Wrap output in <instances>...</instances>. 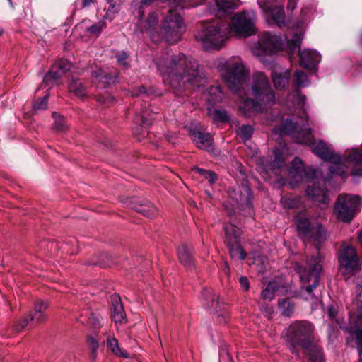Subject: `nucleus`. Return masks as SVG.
<instances>
[{
    "mask_svg": "<svg viewBox=\"0 0 362 362\" xmlns=\"http://www.w3.org/2000/svg\"><path fill=\"white\" fill-rule=\"evenodd\" d=\"M274 134L282 136L284 134H291L296 139V142L305 144L312 146L313 152L324 160L330 163L329 166V175L325 180H329L337 176L344 180L348 177V166L346 165L344 158L331 151L327 145L322 141L315 142L309 127H305L303 121L296 119L295 117L286 118L281 127L273 129Z\"/></svg>",
    "mask_w": 362,
    "mask_h": 362,
    "instance_id": "nucleus-1",
    "label": "nucleus"
},
{
    "mask_svg": "<svg viewBox=\"0 0 362 362\" xmlns=\"http://www.w3.org/2000/svg\"><path fill=\"white\" fill-rule=\"evenodd\" d=\"M155 65L163 82L173 88H180L186 83L199 86L203 78L197 62L181 53L163 52L155 60Z\"/></svg>",
    "mask_w": 362,
    "mask_h": 362,
    "instance_id": "nucleus-2",
    "label": "nucleus"
},
{
    "mask_svg": "<svg viewBox=\"0 0 362 362\" xmlns=\"http://www.w3.org/2000/svg\"><path fill=\"white\" fill-rule=\"evenodd\" d=\"M250 97L243 98L239 105L240 110L246 116L252 113L262 112L274 105L276 95L272 88L267 76L262 72H257L252 76Z\"/></svg>",
    "mask_w": 362,
    "mask_h": 362,
    "instance_id": "nucleus-3",
    "label": "nucleus"
},
{
    "mask_svg": "<svg viewBox=\"0 0 362 362\" xmlns=\"http://www.w3.org/2000/svg\"><path fill=\"white\" fill-rule=\"evenodd\" d=\"M313 332L314 327L310 322L296 321L286 329L285 337L293 353L296 346H300L312 362H323V354L315 342Z\"/></svg>",
    "mask_w": 362,
    "mask_h": 362,
    "instance_id": "nucleus-4",
    "label": "nucleus"
},
{
    "mask_svg": "<svg viewBox=\"0 0 362 362\" xmlns=\"http://www.w3.org/2000/svg\"><path fill=\"white\" fill-rule=\"evenodd\" d=\"M218 68L228 88L235 93H240V88L248 74L241 59L235 57L223 59L219 62Z\"/></svg>",
    "mask_w": 362,
    "mask_h": 362,
    "instance_id": "nucleus-5",
    "label": "nucleus"
},
{
    "mask_svg": "<svg viewBox=\"0 0 362 362\" xmlns=\"http://www.w3.org/2000/svg\"><path fill=\"white\" fill-rule=\"evenodd\" d=\"M230 37L226 24L223 22L214 23L206 25L196 35V40L203 49H219Z\"/></svg>",
    "mask_w": 362,
    "mask_h": 362,
    "instance_id": "nucleus-6",
    "label": "nucleus"
},
{
    "mask_svg": "<svg viewBox=\"0 0 362 362\" xmlns=\"http://www.w3.org/2000/svg\"><path fill=\"white\" fill-rule=\"evenodd\" d=\"M160 31L162 37L168 43L179 42L185 31V25L181 15L170 9L161 21Z\"/></svg>",
    "mask_w": 362,
    "mask_h": 362,
    "instance_id": "nucleus-7",
    "label": "nucleus"
},
{
    "mask_svg": "<svg viewBox=\"0 0 362 362\" xmlns=\"http://www.w3.org/2000/svg\"><path fill=\"white\" fill-rule=\"evenodd\" d=\"M322 259L320 255L312 257L307 260L306 267L304 269L298 267L302 289L309 295L307 298L313 299V289L319 283L320 273L322 271Z\"/></svg>",
    "mask_w": 362,
    "mask_h": 362,
    "instance_id": "nucleus-8",
    "label": "nucleus"
},
{
    "mask_svg": "<svg viewBox=\"0 0 362 362\" xmlns=\"http://www.w3.org/2000/svg\"><path fill=\"white\" fill-rule=\"evenodd\" d=\"M283 48V40L280 35L264 32L259 36L258 41L252 47L251 51L254 55L265 63V57L272 56Z\"/></svg>",
    "mask_w": 362,
    "mask_h": 362,
    "instance_id": "nucleus-9",
    "label": "nucleus"
},
{
    "mask_svg": "<svg viewBox=\"0 0 362 362\" xmlns=\"http://www.w3.org/2000/svg\"><path fill=\"white\" fill-rule=\"evenodd\" d=\"M256 15L253 11H242L235 13L230 24H226L229 35L248 37L255 34Z\"/></svg>",
    "mask_w": 362,
    "mask_h": 362,
    "instance_id": "nucleus-10",
    "label": "nucleus"
},
{
    "mask_svg": "<svg viewBox=\"0 0 362 362\" xmlns=\"http://www.w3.org/2000/svg\"><path fill=\"white\" fill-rule=\"evenodd\" d=\"M354 304L356 310L352 313L351 320L354 329V332L356 337L360 361H362V279L356 286Z\"/></svg>",
    "mask_w": 362,
    "mask_h": 362,
    "instance_id": "nucleus-11",
    "label": "nucleus"
},
{
    "mask_svg": "<svg viewBox=\"0 0 362 362\" xmlns=\"http://www.w3.org/2000/svg\"><path fill=\"white\" fill-rule=\"evenodd\" d=\"M358 205L359 198L357 196L339 195L334 206L337 218L344 222H349L355 216Z\"/></svg>",
    "mask_w": 362,
    "mask_h": 362,
    "instance_id": "nucleus-12",
    "label": "nucleus"
},
{
    "mask_svg": "<svg viewBox=\"0 0 362 362\" xmlns=\"http://www.w3.org/2000/svg\"><path fill=\"white\" fill-rule=\"evenodd\" d=\"M224 230L232 258L241 260L245 259L247 254L240 245L241 230L233 223L226 226Z\"/></svg>",
    "mask_w": 362,
    "mask_h": 362,
    "instance_id": "nucleus-13",
    "label": "nucleus"
},
{
    "mask_svg": "<svg viewBox=\"0 0 362 362\" xmlns=\"http://www.w3.org/2000/svg\"><path fill=\"white\" fill-rule=\"evenodd\" d=\"M296 225L299 235H302L303 238H311L317 248L327 239V231L321 225L311 228L309 220L307 218L299 219Z\"/></svg>",
    "mask_w": 362,
    "mask_h": 362,
    "instance_id": "nucleus-14",
    "label": "nucleus"
},
{
    "mask_svg": "<svg viewBox=\"0 0 362 362\" xmlns=\"http://www.w3.org/2000/svg\"><path fill=\"white\" fill-rule=\"evenodd\" d=\"M288 173L291 177L289 185L292 188L298 187L300 182L304 180L308 182H312L317 175L316 171L313 169L305 171L301 160L298 158L293 159L289 168Z\"/></svg>",
    "mask_w": 362,
    "mask_h": 362,
    "instance_id": "nucleus-15",
    "label": "nucleus"
},
{
    "mask_svg": "<svg viewBox=\"0 0 362 362\" xmlns=\"http://www.w3.org/2000/svg\"><path fill=\"white\" fill-rule=\"evenodd\" d=\"M339 263L345 274H353L361 269V264L356 250L351 246H342Z\"/></svg>",
    "mask_w": 362,
    "mask_h": 362,
    "instance_id": "nucleus-16",
    "label": "nucleus"
},
{
    "mask_svg": "<svg viewBox=\"0 0 362 362\" xmlns=\"http://www.w3.org/2000/svg\"><path fill=\"white\" fill-rule=\"evenodd\" d=\"M258 4L267 18L270 24H276L279 27L284 25L285 15L282 6H274L266 0H259Z\"/></svg>",
    "mask_w": 362,
    "mask_h": 362,
    "instance_id": "nucleus-17",
    "label": "nucleus"
},
{
    "mask_svg": "<svg viewBox=\"0 0 362 362\" xmlns=\"http://www.w3.org/2000/svg\"><path fill=\"white\" fill-rule=\"evenodd\" d=\"M300 66L305 69H315L321 60L320 54L315 50L304 49L300 52Z\"/></svg>",
    "mask_w": 362,
    "mask_h": 362,
    "instance_id": "nucleus-18",
    "label": "nucleus"
},
{
    "mask_svg": "<svg viewBox=\"0 0 362 362\" xmlns=\"http://www.w3.org/2000/svg\"><path fill=\"white\" fill-rule=\"evenodd\" d=\"M69 69L70 65L69 64L60 62L45 76L43 82L46 84L55 83L62 77V74Z\"/></svg>",
    "mask_w": 362,
    "mask_h": 362,
    "instance_id": "nucleus-19",
    "label": "nucleus"
},
{
    "mask_svg": "<svg viewBox=\"0 0 362 362\" xmlns=\"http://www.w3.org/2000/svg\"><path fill=\"white\" fill-rule=\"evenodd\" d=\"M177 256L182 264L189 270L194 267L193 250L189 245L183 244L177 249Z\"/></svg>",
    "mask_w": 362,
    "mask_h": 362,
    "instance_id": "nucleus-20",
    "label": "nucleus"
},
{
    "mask_svg": "<svg viewBox=\"0 0 362 362\" xmlns=\"http://www.w3.org/2000/svg\"><path fill=\"white\" fill-rule=\"evenodd\" d=\"M215 8L218 16H223L230 13L231 10L235 9L239 4L238 0H214Z\"/></svg>",
    "mask_w": 362,
    "mask_h": 362,
    "instance_id": "nucleus-21",
    "label": "nucleus"
},
{
    "mask_svg": "<svg viewBox=\"0 0 362 362\" xmlns=\"http://www.w3.org/2000/svg\"><path fill=\"white\" fill-rule=\"evenodd\" d=\"M306 194L310 199L319 203L326 204L329 202L327 191L324 188L320 187L316 183H314L313 187H308Z\"/></svg>",
    "mask_w": 362,
    "mask_h": 362,
    "instance_id": "nucleus-22",
    "label": "nucleus"
},
{
    "mask_svg": "<svg viewBox=\"0 0 362 362\" xmlns=\"http://www.w3.org/2000/svg\"><path fill=\"white\" fill-rule=\"evenodd\" d=\"M291 72L288 69L284 71L275 70L272 73L274 85L276 89H284L290 82Z\"/></svg>",
    "mask_w": 362,
    "mask_h": 362,
    "instance_id": "nucleus-23",
    "label": "nucleus"
},
{
    "mask_svg": "<svg viewBox=\"0 0 362 362\" xmlns=\"http://www.w3.org/2000/svg\"><path fill=\"white\" fill-rule=\"evenodd\" d=\"M112 320L115 324H122L125 321L126 314L121 303L120 298L117 296L112 297Z\"/></svg>",
    "mask_w": 362,
    "mask_h": 362,
    "instance_id": "nucleus-24",
    "label": "nucleus"
},
{
    "mask_svg": "<svg viewBox=\"0 0 362 362\" xmlns=\"http://www.w3.org/2000/svg\"><path fill=\"white\" fill-rule=\"evenodd\" d=\"M130 207L148 218H153L158 213L156 207L149 202L138 204L137 200L134 199L133 202H131Z\"/></svg>",
    "mask_w": 362,
    "mask_h": 362,
    "instance_id": "nucleus-25",
    "label": "nucleus"
},
{
    "mask_svg": "<svg viewBox=\"0 0 362 362\" xmlns=\"http://www.w3.org/2000/svg\"><path fill=\"white\" fill-rule=\"evenodd\" d=\"M48 308V303L43 300H37L34 305L33 313L30 314V320H34L37 323H42L47 319L45 314L46 310Z\"/></svg>",
    "mask_w": 362,
    "mask_h": 362,
    "instance_id": "nucleus-26",
    "label": "nucleus"
},
{
    "mask_svg": "<svg viewBox=\"0 0 362 362\" xmlns=\"http://www.w3.org/2000/svg\"><path fill=\"white\" fill-rule=\"evenodd\" d=\"M245 190L247 193L246 196H243L241 193L236 192L235 190L230 192V197L232 199L231 204L233 206V211L235 210V207H240L243 204H246L247 206L250 205V189L248 187H246Z\"/></svg>",
    "mask_w": 362,
    "mask_h": 362,
    "instance_id": "nucleus-27",
    "label": "nucleus"
},
{
    "mask_svg": "<svg viewBox=\"0 0 362 362\" xmlns=\"http://www.w3.org/2000/svg\"><path fill=\"white\" fill-rule=\"evenodd\" d=\"M158 23V16L156 13L152 12L151 13L147 19L141 23V32H146L149 33L151 37L153 40H156L155 39L153 31L157 27Z\"/></svg>",
    "mask_w": 362,
    "mask_h": 362,
    "instance_id": "nucleus-28",
    "label": "nucleus"
},
{
    "mask_svg": "<svg viewBox=\"0 0 362 362\" xmlns=\"http://www.w3.org/2000/svg\"><path fill=\"white\" fill-rule=\"evenodd\" d=\"M218 298L211 289H204L202 293V300L206 308L217 309Z\"/></svg>",
    "mask_w": 362,
    "mask_h": 362,
    "instance_id": "nucleus-29",
    "label": "nucleus"
},
{
    "mask_svg": "<svg viewBox=\"0 0 362 362\" xmlns=\"http://www.w3.org/2000/svg\"><path fill=\"white\" fill-rule=\"evenodd\" d=\"M193 140L198 148L207 151L211 149V138L209 134L197 132L194 134Z\"/></svg>",
    "mask_w": 362,
    "mask_h": 362,
    "instance_id": "nucleus-30",
    "label": "nucleus"
},
{
    "mask_svg": "<svg viewBox=\"0 0 362 362\" xmlns=\"http://www.w3.org/2000/svg\"><path fill=\"white\" fill-rule=\"evenodd\" d=\"M278 306L281 314L286 317H291L294 311V304L289 298L279 299Z\"/></svg>",
    "mask_w": 362,
    "mask_h": 362,
    "instance_id": "nucleus-31",
    "label": "nucleus"
},
{
    "mask_svg": "<svg viewBox=\"0 0 362 362\" xmlns=\"http://www.w3.org/2000/svg\"><path fill=\"white\" fill-rule=\"evenodd\" d=\"M107 345L111 351L116 356L124 358H129L128 353L119 348L118 341L115 337H108L107 339Z\"/></svg>",
    "mask_w": 362,
    "mask_h": 362,
    "instance_id": "nucleus-32",
    "label": "nucleus"
},
{
    "mask_svg": "<svg viewBox=\"0 0 362 362\" xmlns=\"http://www.w3.org/2000/svg\"><path fill=\"white\" fill-rule=\"evenodd\" d=\"M92 76L97 78L100 83L104 85L110 84L115 82V78L110 74L105 73L100 68H97L95 70L92 71Z\"/></svg>",
    "mask_w": 362,
    "mask_h": 362,
    "instance_id": "nucleus-33",
    "label": "nucleus"
},
{
    "mask_svg": "<svg viewBox=\"0 0 362 362\" xmlns=\"http://www.w3.org/2000/svg\"><path fill=\"white\" fill-rule=\"evenodd\" d=\"M69 89L79 98H84L86 96V91L82 83L78 80L73 79L69 85Z\"/></svg>",
    "mask_w": 362,
    "mask_h": 362,
    "instance_id": "nucleus-34",
    "label": "nucleus"
},
{
    "mask_svg": "<svg viewBox=\"0 0 362 362\" xmlns=\"http://www.w3.org/2000/svg\"><path fill=\"white\" fill-rule=\"evenodd\" d=\"M277 288V284L275 282H269L262 291V298L264 300L272 301L275 297Z\"/></svg>",
    "mask_w": 362,
    "mask_h": 362,
    "instance_id": "nucleus-35",
    "label": "nucleus"
},
{
    "mask_svg": "<svg viewBox=\"0 0 362 362\" xmlns=\"http://www.w3.org/2000/svg\"><path fill=\"white\" fill-rule=\"evenodd\" d=\"M293 84L298 88L307 86L309 84L307 75L302 71H296L293 78Z\"/></svg>",
    "mask_w": 362,
    "mask_h": 362,
    "instance_id": "nucleus-36",
    "label": "nucleus"
},
{
    "mask_svg": "<svg viewBox=\"0 0 362 362\" xmlns=\"http://www.w3.org/2000/svg\"><path fill=\"white\" fill-rule=\"evenodd\" d=\"M209 114L214 122H225L229 119L228 113L224 110L209 109Z\"/></svg>",
    "mask_w": 362,
    "mask_h": 362,
    "instance_id": "nucleus-37",
    "label": "nucleus"
},
{
    "mask_svg": "<svg viewBox=\"0 0 362 362\" xmlns=\"http://www.w3.org/2000/svg\"><path fill=\"white\" fill-rule=\"evenodd\" d=\"M273 152L275 158L272 163V168L273 169H281L285 165V159L283 153L279 149H274Z\"/></svg>",
    "mask_w": 362,
    "mask_h": 362,
    "instance_id": "nucleus-38",
    "label": "nucleus"
},
{
    "mask_svg": "<svg viewBox=\"0 0 362 362\" xmlns=\"http://www.w3.org/2000/svg\"><path fill=\"white\" fill-rule=\"evenodd\" d=\"M52 116L54 118L53 128L57 132H63L66 127L64 118L57 112H53Z\"/></svg>",
    "mask_w": 362,
    "mask_h": 362,
    "instance_id": "nucleus-39",
    "label": "nucleus"
},
{
    "mask_svg": "<svg viewBox=\"0 0 362 362\" xmlns=\"http://www.w3.org/2000/svg\"><path fill=\"white\" fill-rule=\"evenodd\" d=\"M252 132L253 129L250 125H243L238 130V134L244 141L248 140L251 137Z\"/></svg>",
    "mask_w": 362,
    "mask_h": 362,
    "instance_id": "nucleus-40",
    "label": "nucleus"
},
{
    "mask_svg": "<svg viewBox=\"0 0 362 362\" xmlns=\"http://www.w3.org/2000/svg\"><path fill=\"white\" fill-rule=\"evenodd\" d=\"M300 35H296L293 39L287 41L286 48L293 53L300 46Z\"/></svg>",
    "mask_w": 362,
    "mask_h": 362,
    "instance_id": "nucleus-41",
    "label": "nucleus"
},
{
    "mask_svg": "<svg viewBox=\"0 0 362 362\" xmlns=\"http://www.w3.org/2000/svg\"><path fill=\"white\" fill-rule=\"evenodd\" d=\"M193 170H195L199 174L204 176L211 184L215 182L217 179L216 174L211 171H208L199 168H194Z\"/></svg>",
    "mask_w": 362,
    "mask_h": 362,
    "instance_id": "nucleus-42",
    "label": "nucleus"
},
{
    "mask_svg": "<svg viewBox=\"0 0 362 362\" xmlns=\"http://www.w3.org/2000/svg\"><path fill=\"white\" fill-rule=\"evenodd\" d=\"M145 114L144 112L137 114L134 120L136 123L139 124L141 126L147 127L151 124L152 118L146 117Z\"/></svg>",
    "mask_w": 362,
    "mask_h": 362,
    "instance_id": "nucleus-43",
    "label": "nucleus"
},
{
    "mask_svg": "<svg viewBox=\"0 0 362 362\" xmlns=\"http://www.w3.org/2000/svg\"><path fill=\"white\" fill-rule=\"evenodd\" d=\"M105 27V23L104 22H98L90 26L87 30L91 35L98 36L100 34Z\"/></svg>",
    "mask_w": 362,
    "mask_h": 362,
    "instance_id": "nucleus-44",
    "label": "nucleus"
},
{
    "mask_svg": "<svg viewBox=\"0 0 362 362\" xmlns=\"http://www.w3.org/2000/svg\"><path fill=\"white\" fill-rule=\"evenodd\" d=\"M49 95H46L42 98H40L39 100L35 102L33 105V107L35 110H45L47 107V101Z\"/></svg>",
    "mask_w": 362,
    "mask_h": 362,
    "instance_id": "nucleus-45",
    "label": "nucleus"
},
{
    "mask_svg": "<svg viewBox=\"0 0 362 362\" xmlns=\"http://www.w3.org/2000/svg\"><path fill=\"white\" fill-rule=\"evenodd\" d=\"M209 94L214 95V97L209 99L211 102H216L221 100L223 98V93L220 87L218 86H212L209 90Z\"/></svg>",
    "mask_w": 362,
    "mask_h": 362,
    "instance_id": "nucleus-46",
    "label": "nucleus"
},
{
    "mask_svg": "<svg viewBox=\"0 0 362 362\" xmlns=\"http://www.w3.org/2000/svg\"><path fill=\"white\" fill-rule=\"evenodd\" d=\"M104 319L100 316L92 314L90 318V322L92 324L95 329H99L103 325Z\"/></svg>",
    "mask_w": 362,
    "mask_h": 362,
    "instance_id": "nucleus-47",
    "label": "nucleus"
},
{
    "mask_svg": "<svg viewBox=\"0 0 362 362\" xmlns=\"http://www.w3.org/2000/svg\"><path fill=\"white\" fill-rule=\"evenodd\" d=\"M298 201L293 198L285 197L281 199V203L284 207L294 208L297 204Z\"/></svg>",
    "mask_w": 362,
    "mask_h": 362,
    "instance_id": "nucleus-48",
    "label": "nucleus"
},
{
    "mask_svg": "<svg viewBox=\"0 0 362 362\" xmlns=\"http://www.w3.org/2000/svg\"><path fill=\"white\" fill-rule=\"evenodd\" d=\"M117 62L120 66L127 68L128 66V55L125 52H122L117 56Z\"/></svg>",
    "mask_w": 362,
    "mask_h": 362,
    "instance_id": "nucleus-49",
    "label": "nucleus"
},
{
    "mask_svg": "<svg viewBox=\"0 0 362 362\" xmlns=\"http://www.w3.org/2000/svg\"><path fill=\"white\" fill-rule=\"evenodd\" d=\"M33 320H30V315H29L28 317L23 318L21 321H20L18 325H16V330L18 332H20L23 330L25 327L28 326L30 322H32Z\"/></svg>",
    "mask_w": 362,
    "mask_h": 362,
    "instance_id": "nucleus-50",
    "label": "nucleus"
},
{
    "mask_svg": "<svg viewBox=\"0 0 362 362\" xmlns=\"http://www.w3.org/2000/svg\"><path fill=\"white\" fill-rule=\"evenodd\" d=\"M87 343L93 352H95L99 346L98 341L90 336L87 337Z\"/></svg>",
    "mask_w": 362,
    "mask_h": 362,
    "instance_id": "nucleus-51",
    "label": "nucleus"
},
{
    "mask_svg": "<svg viewBox=\"0 0 362 362\" xmlns=\"http://www.w3.org/2000/svg\"><path fill=\"white\" fill-rule=\"evenodd\" d=\"M239 281L241 287L245 291H248L250 287V284L248 279L246 276H241L239 279Z\"/></svg>",
    "mask_w": 362,
    "mask_h": 362,
    "instance_id": "nucleus-52",
    "label": "nucleus"
},
{
    "mask_svg": "<svg viewBox=\"0 0 362 362\" xmlns=\"http://www.w3.org/2000/svg\"><path fill=\"white\" fill-rule=\"evenodd\" d=\"M98 100L103 104H108L109 103L112 102L113 100V98L107 95L106 97L105 96H99L98 98Z\"/></svg>",
    "mask_w": 362,
    "mask_h": 362,
    "instance_id": "nucleus-53",
    "label": "nucleus"
},
{
    "mask_svg": "<svg viewBox=\"0 0 362 362\" xmlns=\"http://www.w3.org/2000/svg\"><path fill=\"white\" fill-rule=\"evenodd\" d=\"M327 310L331 319H333L336 317L337 312L333 306H329Z\"/></svg>",
    "mask_w": 362,
    "mask_h": 362,
    "instance_id": "nucleus-54",
    "label": "nucleus"
},
{
    "mask_svg": "<svg viewBox=\"0 0 362 362\" xmlns=\"http://www.w3.org/2000/svg\"><path fill=\"white\" fill-rule=\"evenodd\" d=\"M297 0H288L287 8L293 11L296 5Z\"/></svg>",
    "mask_w": 362,
    "mask_h": 362,
    "instance_id": "nucleus-55",
    "label": "nucleus"
},
{
    "mask_svg": "<svg viewBox=\"0 0 362 362\" xmlns=\"http://www.w3.org/2000/svg\"><path fill=\"white\" fill-rule=\"evenodd\" d=\"M93 3V0H83V7H88L91 5V4Z\"/></svg>",
    "mask_w": 362,
    "mask_h": 362,
    "instance_id": "nucleus-56",
    "label": "nucleus"
},
{
    "mask_svg": "<svg viewBox=\"0 0 362 362\" xmlns=\"http://www.w3.org/2000/svg\"><path fill=\"white\" fill-rule=\"evenodd\" d=\"M223 270H224V272H225V273L226 274H230L229 265H228V264L226 262H225L223 263Z\"/></svg>",
    "mask_w": 362,
    "mask_h": 362,
    "instance_id": "nucleus-57",
    "label": "nucleus"
},
{
    "mask_svg": "<svg viewBox=\"0 0 362 362\" xmlns=\"http://www.w3.org/2000/svg\"><path fill=\"white\" fill-rule=\"evenodd\" d=\"M139 94H140V93H146V88H145V87H144V86L141 87V88H139Z\"/></svg>",
    "mask_w": 362,
    "mask_h": 362,
    "instance_id": "nucleus-58",
    "label": "nucleus"
},
{
    "mask_svg": "<svg viewBox=\"0 0 362 362\" xmlns=\"http://www.w3.org/2000/svg\"><path fill=\"white\" fill-rule=\"evenodd\" d=\"M358 240L362 246V231L358 235Z\"/></svg>",
    "mask_w": 362,
    "mask_h": 362,
    "instance_id": "nucleus-59",
    "label": "nucleus"
},
{
    "mask_svg": "<svg viewBox=\"0 0 362 362\" xmlns=\"http://www.w3.org/2000/svg\"><path fill=\"white\" fill-rule=\"evenodd\" d=\"M109 2H110L112 0H107Z\"/></svg>",
    "mask_w": 362,
    "mask_h": 362,
    "instance_id": "nucleus-60",
    "label": "nucleus"
}]
</instances>
